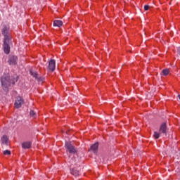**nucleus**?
<instances>
[{"mask_svg": "<svg viewBox=\"0 0 180 180\" xmlns=\"http://www.w3.org/2000/svg\"><path fill=\"white\" fill-rule=\"evenodd\" d=\"M1 34L4 36L3 50L5 54L11 53V44H12V35L9 25H4L1 29Z\"/></svg>", "mask_w": 180, "mask_h": 180, "instance_id": "f257e3e1", "label": "nucleus"}, {"mask_svg": "<svg viewBox=\"0 0 180 180\" xmlns=\"http://www.w3.org/2000/svg\"><path fill=\"white\" fill-rule=\"evenodd\" d=\"M17 81H19V76L15 75L11 77L9 72L4 73L1 77V86L4 91H8L11 84L15 85Z\"/></svg>", "mask_w": 180, "mask_h": 180, "instance_id": "f03ea898", "label": "nucleus"}, {"mask_svg": "<svg viewBox=\"0 0 180 180\" xmlns=\"http://www.w3.org/2000/svg\"><path fill=\"white\" fill-rule=\"evenodd\" d=\"M65 146L70 154H77V148L71 144V142H65Z\"/></svg>", "mask_w": 180, "mask_h": 180, "instance_id": "7ed1b4c3", "label": "nucleus"}, {"mask_svg": "<svg viewBox=\"0 0 180 180\" xmlns=\"http://www.w3.org/2000/svg\"><path fill=\"white\" fill-rule=\"evenodd\" d=\"M18 56L16 55H9L7 63L9 65H16L18 64Z\"/></svg>", "mask_w": 180, "mask_h": 180, "instance_id": "20e7f679", "label": "nucleus"}, {"mask_svg": "<svg viewBox=\"0 0 180 180\" xmlns=\"http://www.w3.org/2000/svg\"><path fill=\"white\" fill-rule=\"evenodd\" d=\"M25 103L23 98L20 96H18L15 99V102L14 103L15 108L16 109H19V108H22V105Z\"/></svg>", "mask_w": 180, "mask_h": 180, "instance_id": "39448f33", "label": "nucleus"}, {"mask_svg": "<svg viewBox=\"0 0 180 180\" xmlns=\"http://www.w3.org/2000/svg\"><path fill=\"white\" fill-rule=\"evenodd\" d=\"M48 70L49 71H51V72H54L56 70V60L51 59L49 62V65H48Z\"/></svg>", "mask_w": 180, "mask_h": 180, "instance_id": "423d86ee", "label": "nucleus"}, {"mask_svg": "<svg viewBox=\"0 0 180 180\" xmlns=\"http://www.w3.org/2000/svg\"><path fill=\"white\" fill-rule=\"evenodd\" d=\"M168 130V128L167 127V123L164 122L160 125L159 131L160 134H165V136H167V131Z\"/></svg>", "mask_w": 180, "mask_h": 180, "instance_id": "0eeeda50", "label": "nucleus"}, {"mask_svg": "<svg viewBox=\"0 0 180 180\" xmlns=\"http://www.w3.org/2000/svg\"><path fill=\"white\" fill-rule=\"evenodd\" d=\"M21 146H22V148H23L24 150H28L29 148H32V141H27L22 142Z\"/></svg>", "mask_w": 180, "mask_h": 180, "instance_id": "6e6552de", "label": "nucleus"}, {"mask_svg": "<svg viewBox=\"0 0 180 180\" xmlns=\"http://www.w3.org/2000/svg\"><path fill=\"white\" fill-rule=\"evenodd\" d=\"M98 148H99V143L96 142L90 147L89 151H93L94 154H96L98 153Z\"/></svg>", "mask_w": 180, "mask_h": 180, "instance_id": "1a4fd4ad", "label": "nucleus"}, {"mask_svg": "<svg viewBox=\"0 0 180 180\" xmlns=\"http://www.w3.org/2000/svg\"><path fill=\"white\" fill-rule=\"evenodd\" d=\"M30 73L32 77H34V78L38 79V81H43L42 77H39V74L37 73V72H33L32 70H30Z\"/></svg>", "mask_w": 180, "mask_h": 180, "instance_id": "9d476101", "label": "nucleus"}, {"mask_svg": "<svg viewBox=\"0 0 180 180\" xmlns=\"http://www.w3.org/2000/svg\"><path fill=\"white\" fill-rule=\"evenodd\" d=\"M70 173L72 175H74V176H78V175H79V171L77 168H72L70 170Z\"/></svg>", "mask_w": 180, "mask_h": 180, "instance_id": "9b49d317", "label": "nucleus"}, {"mask_svg": "<svg viewBox=\"0 0 180 180\" xmlns=\"http://www.w3.org/2000/svg\"><path fill=\"white\" fill-rule=\"evenodd\" d=\"M53 26H56L58 27H61L63 26V21L60 20H55L53 21Z\"/></svg>", "mask_w": 180, "mask_h": 180, "instance_id": "f8f14e48", "label": "nucleus"}, {"mask_svg": "<svg viewBox=\"0 0 180 180\" xmlns=\"http://www.w3.org/2000/svg\"><path fill=\"white\" fill-rule=\"evenodd\" d=\"M8 140H9V138H8V136H6V135L3 136L1 138V141H2L3 144L8 145Z\"/></svg>", "mask_w": 180, "mask_h": 180, "instance_id": "ddd939ff", "label": "nucleus"}, {"mask_svg": "<svg viewBox=\"0 0 180 180\" xmlns=\"http://www.w3.org/2000/svg\"><path fill=\"white\" fill-rule=\"evenodd\" d=\"M160 134H161V133L155 131L154 134H153L154 139H155V140H158V139H160Z\"/></svg>", "mask_w": 180, "mask_h": 180, "instance_id": "4468645a", "label": "nucleus"}, {"mask_svg": "<svg viewBox=\"0 0 180 180\" xmlns=\"http://www.w3.org/2000/svg\"><path fill=\"white\" fill-rule=\"evenodd\" d=\"M162 74L165 76L167 77L168 74H169V69H165L162 71Z\"/></svg>", "mask_w": 180, "mask_h": 180, "instance_id": "2eb2a0df", "label": "nucleus"}, {"mask_svg": "<svg viewBox=\"0 0 180 180\" xmlns=\"http://www.w3.org/2000/svg\"><path fill=\"white\" fill-rule=\"evenodd\" d=\"M30 115L31 116V117H33L34 119H36V112H34V110H32L30 112Z\"/></svg>", "mask_w": 180, "mask_h": 180, "instance_id": "dca6fc26", "label": "nucleus"}, {"mask_svg": "<svg viewBox=\"0 0 180 180\" xmlns=\"http://www.w3.org/2000/svg\"><path fill=\"white\" fill-rule=\"evenodd\" d=\"M4 155H11V151L8 150H4Z\"/></svg>", "mask_w": 180, "mask_h": 180, "instance_id": "f3484780", "label": "nucleus"}, {"mask_svg": "<svg viewBox=\"0 0 180 180\" xmlns=\"http://www.w3.org/2000/svg\"><path fill=\"white\" fill-rule=\"evenodd\" d=\"M150 9V6L148 5H145L144 6V11H148Z\"/></svg>", "mask_w": 180, "mask_h": 180, "instance_id": "a211bd4d", "label": "nucleus"}, {"mask_svg": "<svg viewBox=\"0 0 180 180\" xmlns=\"http://www.w3.org/2000/svg\"><path fill=\"white\" fill-rule=\"evenodd\" d=\"M177 51H178V54L180 56V47L178 48Z\"/></svg>", "mask_w": 180, "mask_h": 180, "instance_id": "6ab92c4d", "label": "nucleus"}, {"mask_svg": "<svg viewBox=\"0 0 180 180\" xmlns=\"http://www.w3.org/2000/svg\"><path fill=\"white\" fill-rule=\"evenodd\" d=\"M66 133H67V134H68V133H69V131H66Z\"/></svg>", "mask_w": 180, "mask_h": 180, "instance_id": "aec40b11", "label": "nucleus"}]
</instances>
